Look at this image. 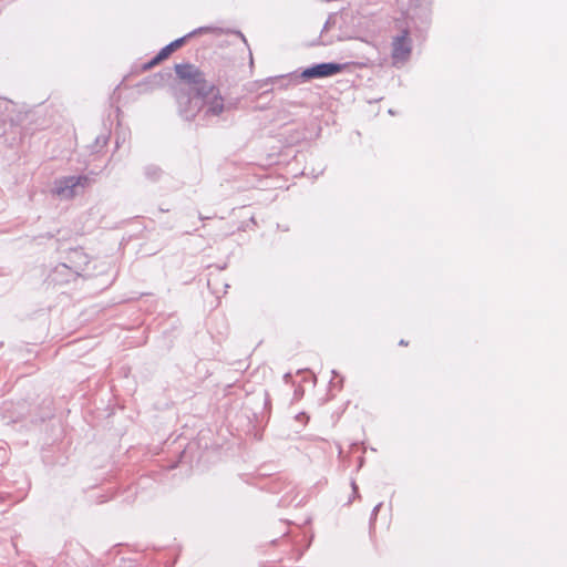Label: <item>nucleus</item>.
I'll return each mask as SVG.
<instances>
[{
  "label": "nucleus",
  "instance_id": "obj_4",
  "mask_svg": "<svg viewBox=\"0 0 567 567\" xmlns=\"http://www.w3.org/2000/svg\"><path fill=\"white\" fill-rule=\"evenodd\" d=\"M411 40L406 31L395 37L392 41V60L393 64H402L408 61L411 54Z\"/></svg>",
  "mask_w": 567,
  "mask_h": 567
},
{
  "label": "nucleus",
  "instance_id": "obj_13",
  "mask_svg": "<svg viewBox=\"0 0 567 567\" xmlns=\"http://www.w3.org/2000/svg\"><path fill=\"white\" fill-rule=\"evenodd\" d=\"M73 272L78 275L79 274V269L74 268Z\"/></svg>",
  "mask_w": 567,
  "mask_h": 567
},
{
  "label": "nucleus",
  "instance_id": "obj_7",
  "mask_svg": "<svg viewBox=\"0 0 567 567\" xmlns=\"http://www.w3.org/2000/svg\"><path fill=\"white\" fill-rule=\"evenodd\" d=\"M144 173H145V176L146 178L150 181V182H157L159 181L163 175H164V172L161 167H158L157 165H154V164H151V165H147L145 168H144Z\"/></svg>",
  "mask_w": 567,
  "mask_h": 567
},
{
  "label": "nucleus",
  "instance_id": "obj_2",
  "mask_svg": "<svg viewBox=\"0 0 567 567\" xmlns=\"http://www.w3.org/2000/svg\"><path fill=\"white\" fill-rule=\"evenodd\" d=\"M89 184L90 178L84 175L62 177L55 181L54 193L62 199H71Z\"/></svg>",
  "mask_w": 567,
  "mask_h": 567
},
{
  "label": "nucleus",
  "instance_id": "obj_9",
  "mask_svg": "<svg viewBox=\"0 0 567 567\" xmlns=\"http://www.w3.org/2000/svg\"><path fill=\"white\" fill-rule=\"evenodd\" d=\"M65 269H70V267H69L68 265H65V264H61V265H59V266L55 268V271H61V272H62V271H63V270H65Z\"/></svg>",
  "mask_w": 567,
  "mask_h": 567
},
{
  "label": "nucleus",
  "instance_id": "obj_3",
  "mask_svg": "<svg viewBox=\"0 0 567 567\" xmlns=\"http://www.w3.org/2000/svg\"><path fill=\"white\" fill-rule=\"evenodd\" d=\"M175 71L178 78L192 85V90L196 92V94L199 92V89H205L208 84L204 79V74L195 65L176 64Z\"/></svg>",
  "mask_w": 567,
  "mask_h": 567
},
{
  "label": "nucleus",
  "instance_id": "obj_10",
  "mask_svg": "<svg viewBox=\"0 0 567 567\" xmlns=\"http://www.w3.org/2000/svg\"><path fill=\"white\" fill-rule=\"evenodd\" d=\"M380 507H381V503H379V504L373 508V512H372V515H373V516H375V515L378 514V512H379Z\"/></svg>",
  "mask_w": 567,
  "mask_h": 567
},
{
  "label": "nucleus",
  "instance_id": "obj_6",
  "mask_svg": "<svg viewBox=\"0 0 567 567\" xmlns=\"http://www.w3.org/2000/svg\"><path fill=\"white\" fill-rule=\"evenodd\" d=\"M210 31H213V28H210V27H202V28H198V29H196V30L192 31L190 33H188L187 35H185V37H183V38H179V39H177V40H175V41L171 42L169 44H167L166 47H164V48L158 52V54L153 59V61H152V63H151V64H152V65H153V64H156V63H158V62H161V61L165 60L166 58H168V56L172 54V52H173L174 50H176L177 48H179V47L185 42V40H186L187 38H190V37L195 35V34L206 33V32H210Z\"/></svg>",
  "mask_w": 567,
  "mask_h": 567
},
{
  "label": "nucleus",
  "instance_id": "obj_8",
  "mask_svg": "<svg viewBox=\"0 0 567 567\" xmlns=\"http://www.w3.org/2000/svg\"><path fill=\"white\" fill-rule=\"evenodd\" d=\"M72 256L76 258L86 259V257L80 250H73Z\"/></svg>",
  "mask_w": 567,
  "mask_h": 567
},
{
  "label": "nucleus",
  "instance_id": "obj_12",
  "mask_svg": "<svg viewBox=\"0 0 567 567\" xmlns=\"http://www.w3.org/2000/svg\"><path fill=\"white\" fill-rule=\"evenodd\" d=\"M352 487H353L354 492H357V485L354 483H352Z\"/></svg>",
  "mask_w": 567,
  "mask_h": 567
},
{
  "label": "nucleus",
  "instance_id": "obj_1",
  "mask_svg": "<svg viewBox=\"0 0 567 567\" xmlns=\"http://www.w3.org/2000/svg\"><path fill=\"white\" fill-rule=\"evenodd\" d=\"M197 95L203 102L206 115L219 116L225 112L237 109L238 101H225L214 84L208 83L205 89H199Z\"/></svg>",
  "mask_w": 567,
  "mask_h": 567
},
{
  "label": "nucleus",
  "instance_id": "obj_11",
  "mask_svg": "<svg viewBox=\"0 0 567 567\" xmlns=\"http://www.w3.org/2000/svg\"><path fill=\"white\" fill-rule=\"evenodd\" d=\"M275 80H276V78H269V79H267V82L272 83Z\"/></svg>",
  "mask_w": 567,
  "mask_h": 567
},
{
  "label": "nucleus",
  "instance_id": "obj_5",
  "mask_svg": "<svg viewBox=\"0 0 567 567\" xmlns=\"http://www.w3.org/2000/svg\"><path fill=\"white\" fill-rule=\"evenodd\" d=\"M342 70L341 64L338 63H319L305 69L301 73L303 79H321L332 76Z\"/></svg>",
  "mask_w": 567,
  "mask_h": 567
}]
</instances>
